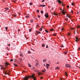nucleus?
<instances>
[{"label": "nucleus", "mask_w": 80, "mask_h": 80, "mask_svg": "<svg viewBox=\"0 0 80 80\" xmlns=\"http://www.w3.org/2000/svg\"><path fill=\"white\" fill-rule=\"evenodd\" d=\"M65 65L66 67H68V68H71V66H70V65L68 64H66Z\"/></svg>", "instance_id": "nucleus-1"}, {"label": "nucleus", "mask_w": 80, "mask_h": 80, "mask_svg": "<svg viewBox=\"0 0 80 80\" xmlns=\"http://www.w3.org/2000/svg\"><path fill=\"white\" fill-rule=\"evenodd\" d=\"M48 14L47 13H46V14L45 15V17H46V18H48Z\"/></svg>", "instance_id": "nucleus-2"}, {"label": "nucleus", "mask_w": 80, "mask_h": 80, "mask_svg": "<svg viewBox=\"0 0 80 80\" xmlns=\"http://www.w3.org/2000/svg\"><path fill=\"white\" fill-rule=\"evenodd\" d=\"M62 13L63 15H65V12L64 10H62Z\"/></svg>", "instance_id": "nucleus-3"}, {"label": "nucleus", "mask_w": 80, "mask_h": 80, "mask_svg": "<svg viewBox=\"0 0 80 80\" xmlns=\"http://www.w3.org/2000/svg\"><path fill=\"white\" fill-rule=\"evenodd\" d=\"M75 38L76 39V42H78V37H77Z\"/></svg>", "instance_id": "nucleus-4"}, {"label": "nucleus", "mask_w": 80, "mask_h": 80, "mask_svg": "<svg viewBox=\"0 0 80 80\" xmlns=\"http://www.w3.org/2000/svg\"><path fill=\"white\" fill-rule=\"evenodd\" d=\"M37 67H38V66H39V64L37 63H36V65H35Z\"/></svg>", "instance_id": "nucleus-5"}, {"label": "nucleus", "mask_w": 80, "mask_h": 80, "mask_svg": "<svg viewBox=\"0 0 80 80\" xmlns=\"http://www.w3.org/2000/svg\"><path fill=\"white\" fill-rule=\"evenodd\" d=\"M43 62H47V59H45L43 60Z\"/></svg>", "instance_id": "nucleus-6"}, {"label": "nucleus", "mask_w": 80, "mask_h": 80, "mask_svg": "<svg viewBox=\"0 0 80 80\" xmlns=\"http://www.w3.org/2000/svg\"><path fill=\"white\" fill-rule=\"evenodd\" d=\"M54 30L52 28H51L50 30V32H53V31H54Z\"/></svg>", "instance_id": "nucleus-7"}, {"label": "nucleus", "mask_w": 80, "mask_h": 80, "mask_svg": "<svg viewBox=\"0 0 80 80\" xmlns=\"http://www.w3.org/2000/svg\"><path fill=\"white\" fill-rule=\"evenodd\" d=\"M55 68L56 70H58V69H59V68H60L58 67H56V68Z\"/></svg>", "instance_id": "nucleus-8"}, {"label": "nucleus", "mask_w": 80, "mask_h": 80, "mask_svg": "<svg viewBox=\"0 0 80 80\" xmlns=\"http://www.w3.org/2000/svg\"><path fill=\"white\" fill-rule=\"evenodd\" d=\"M58 2L59 3H60V4L62 3V2H61V1H60L59 0H58Z\"/></svg>", "instance_id": "nucleus-9"}, {"label": "nucleus", "mask_w": 80, "mask_h": 80, "mask_svg": "<svg viewBox=\"0 0 80 80\" xmlns=\"http://www.w3.org/2000/svg\"><path fill=\"white\" fill-rule=\"evenodd\" d=\"M65 75L66 76H68V74L67 73V72H65Z\"/></svg>", "instance_id": "nucleus-10"}, {"label": "nucleus", "mask_w": 80, "mask_h": 80, "mask_svg": "<svg viewBox=\"0 0 80 80\" xmlns=\"http://www.w3.org/2000/svg\"><path fill=\"white\" fill-rule=\"evenodd\" d=\"M28 66L29 67H32V65H31L29 63H28Z\"/></svg>", "instance_id": "nucleus-11"}, {"label": "nucleus", "mask_w": 80, "mask_h": 80, "mask_svg": "<svg viewBox=\"0 0 80 80\" xmlns=\"http://www.w3.org/2000/svg\"><path fill=\"white\" fill-rule=\"evenodd\" d=\"M66 17H68V18H71V16L70 15H67Z\"/></svg>", "instance_id": "nucleus-12"}, {"label": "nucleus", "mask_w": 80, "mask_h": 80, "mask_svg": "<svg viewBox=\"0 0 80 80\" xmlns=\"http://www.w3.org/2000/svg\"><path fill=\"white\" fill-rule=\"evenodd\" d=\"M30 22H31V23H32V22H33V19L31 20Z\"/></svg>", "instance_id": "nucleus-13"}, {"label": "nucleus", "mask_w": 80, "mask_h": 80, "mask_svg": "<svg viewBox=\"0 0 80 80\" xmlns=\"http://www.w3.org/2000/svg\"><path fill=\"white\" fill-rule=\"evenodd\" d=\"M7 71H5V72L4 73L5 74H8H8L7 73Z\"/></svg>", "instance_id": "nucleus-14"}, {"label": "nucleus", "mask_w": 80, "mask_h": 80, "mask_svg": "<svg viewBox=\"0 0 80 80\" xmlns=\"http://www.w3.org/2000/svg\"><path fill=\"white\" fill-rule=\"evenodd\" d=\"M9 65V64H8V63H7V62H6V65H5V66H7V65Z\"/></svg>", "instance_id": "nucleus-15"}, {"label": "nucleus", "mask_w": 80, "mask_h": 80, "mask_svg": "<svg viewBox=\"0 0 80 80\" xmlns=\"http://www.w3.org/2000/svg\"><path fill=\"white\" fill-rule=\"evenodd\" d=\"M37 33H39L40 34V33H41V32H39V31H37Z\"/></svg>", "instance_id": "nucleus-16"}, {"label": "nucleus", "mask_w": 80, "mask_h": 80, "mask_svg": "<svg viewBox=\"0 0 80 80\" xmlns=\"http://www.w3.org/2000/svg\"><path fill=\"white\" fill-rule=\"evenodd\" d=\"M53 14H54V15H57V14H56V13H55V12H54V13H53Z\"/></svg>", "instance_id": "nucleus-17"}, {"label": "nucleus", "mask_w": 80, "mask_h": 80, "mask_svg": "<svg viewBox=\"0 0 80 80\" xmlns=\"http://www.w3.org/2000/svg\"><path fill=\"white\" fill-rule=\"evenodd\" d=\"M5 9H6V10H9V8H5Z\"/></svg>", "instance_id": "nucleus-18"}, {"label": "nucleus", "mask_w": 80, "mask_h": 80, "mask_svg": "<svg viewBox=\"0 0 80 80\" xmlns=\"http://www.w3.org/2000/svg\"><path fill=\"white\" fill-rule=\"evenodd\" d=\"M46 66H47L48 67H49L50 66V65L48 64H46Z\"/></svg>", "instance_id": "nucleus-19"}, {"label": "nucleus", "mask_w": 80, "mask_h": 80, "mask_svg": "<svg viewBox=\"0 0 80 80\" xmlns=\"http://www.w3.org/2000/svg\"><path fill=\"white\" fill-rule=\"evenodd\" d=\"M40 31H42V28H41L39 29Z\"/></svg>", "instance_id": "nucleus-20"}, {"label": "nucleus", "mask_w": 80, "mask_h": 80, "mask_svg": "<svg viewBox=\"0 0 80 80\" xmlns=\"http://www.w3.org/2000/svg\"><path fill=\"white\" fill-rule=\"evenodd\" d=\"M28 53H31V52L30 51H28Z\"/></svg>", "instance_id": "nucleus-21"}, {"label": "nucleus", "mask_w": 80, "mask_h": 80, "mask_svg": "<svg viewBox=\"0 0 80 80\" xmlns=\"http://www.w3.org/2000/svg\"><path fill=\"white\" fill-rule=\"evenodd\" d=\"M45 7V5H42V7Z\"/></svg>", "instance_id": "nucleus-22"}, {"label": "nucleus", "mask_w": 80, "mask_h": 80, "mask_svg": "<svg viewBox=\"0 0 80 80\" xmlns=\"http://www.w3.org/2000/svg\"><path fill=\"white\" fill-rule=\"evenodd\" d=\"M29 4L30 5H33V3L32 2L30 3Z\"/></svg>", "instance_id": "nucleus-23"}, {"label": "nucleus", "mask_w": 80, "mask_h": 80, "mask_svg": "<svg viewBox=\"0 0 80 80\" xmlns=\"http://www.w3.org/2000/svg\"><path fill=\"white\" fill-rule=\"evenodd\" d=\"M72 5L74 6V5H75V3H72Z\"/></svg>", "instance_id": "nucleus-24"}, {"label": "nucleus", "mask_w": 80, "mask_h": 80, "mask_svg": "<svg viewBox=\"0 0 80 80\" xmlns=\"http://www.w3.org/2000/svg\"><path fill=\"white\" fill-rule=\"evenodd\" d=\"M45 32H47V33H48V30H47V29L45 30Z\"/></svg>", "instance_id": "nucleus-25"}, {"label": "nucleus", "mask_w": 80, "mask_h": 80, "mask_svg": "<svg viewBox=\"0 0 80 80\" xmlns=\"http://www.w3.org/2000/svg\"><path fill=\"white\" fill-rule=\"evenodd\" d=\"M46 71V70H45V69H44L42 71L43 72H45Z\"/></svg>", "instance_id": "nucleus-26"}, {"label": "nucleus", "mask_w": 80, "mask_h": 80, "mask_svg": "<svg viewBox=\"0 0 80 80\" xmlns=\"http://www.w3.org/2000/svg\"><path fill=\"white\" fill-rule=\"evenodd\" d=\"M15 66V67H17V65L15 63L13 64Z\"/></svg>", "instance_id": "nucleus-27"}, {"label": "nucleus", "mask_w": 80, "mask_h": 80, "mask_svg": "<svg viewBox=\"0 0 80 80\" xmlns=\"http://www.w3.org/2000/svg\"><path fill=\"white\" fill-rule=\"evenodd\" d=\"M42 46L43 47H45V44H42Z\"/></svg>", "instance_id": "nucleus-28"}, {"label": "nucleus", "mask_w": 80, "mask_h": 80, "mask_svg": "<svg viewBox=\"0 0 80 80\" xmlns=\"http://www.w3.org/2000/svg\"><path fill=\"white\" fill-rule=\"evenodd\" d=\"M31 31H32V29H29V32H31Z\"/></svg>", "instance_id": "nucleus-29"}, {"label": "nucleus", "mask_w": 80, "mask_h": 80, "mask_svg": "<svg viewBox=\"0 0 80 80\" xmlns=\"http://www.w3.org/2000/svg\"><path fill=\"white\" fill-rule=\"evenodd\" d=\"M41 13H43V11H41Z\"/></svg>", "instance_id": "nucleus-30"}, {"label": "nucleus", "mask_w": 80, "mask_h": 80, "mask_svg": "<svg viewBox=\"0 0 80 80\" xmlns=\"http://www.w3.org/2000/svg\"><path fill=\"white\" fill-rule=\"evenodd\" d=\"M26 18H29V16H26Z\"/></svg>", "instance_id": "nucleus-31"}, {"label": "nucleus", "mask_w": 80, "mask_h": 80, "mask_svg": "<svg viewBox=\"0 0 80 80\" xmlns=\"http://www.w3.org/2000/svg\"><path fill=\"white\" fill-rule=\"evenodd\" d=\"M20 61H22V58H20Z\"/></svg>", "instance_id": "nucleus-32"}, {"label": "nucleus", "mask_w": 80, "mask_h": 80, "mask_svg": "<svg viewBox=\"0 0 80 80\" xmlns=\"http://www.w3.org/2000/svg\"><path fill=\"white\" fill-rule=\"evenodd\" d=\"M42 5L41 4H40V5H38V7H42Z\"/></svg>", "instance_id": "nucleus-33"}, {"label": "nucleus", "mask_w": 80, "mask_h": 80, "mask_svg": "<svg viewBox=\"0 0 80 80\" xmlns=\"http://www.w3.org/2000/svg\"><path fill=\"white\" fill-rule=\"evenodd\" d=\"M66 21H68V18L66 19Z\"/></svg>", "instance_id": "nucleus-34"}, {"label": "nucleus", "mask_w": 80, "mask_h": 80, "mask_svg": "<svg viewBox=\"0 0 80 80\" xmlns=\"http://www.w3.org/2000/svg\"><path fill=\"white\" fill-rule=\"evenodd\" d=\"M42 75V73H39V74H38V75Z\"/></svg>", "instance_id": "nucleus-35"}, {"label": "nucleus", "mask_w": 80, "mask_h": 80, "mask_svg": "<svg viewBox=\"0 0 80 80\" xmlns=\"http://www.w3.org/2000/svg\"><path fill=\"white\" fill-rule=\"evenodd\" d=\"M20 56H21V57H23V55L22 54L20 55Z\"/></svg>", "instance_id": "nucleus-36"}, {"label": "nucleus", "mask_w": 80, "mask_h": 80, "mask_svg": "<svg viewBox=\"0 0 80 80\" xmlns=\"http://www.w3.org/2000/svg\"><path fill=\"white\" fill-rule=\"evenodd\" d=\"M38 18H40V15H38Z\"/></svg>", "instance_id": "nucleus-37"}, {"label": "nucleus", "mask_w": 80, "mask_h": 80, "mask_svg": "<svg viewBox=\"0 0 80 80\" xmlns=\"http://www.w3.org/2000/svg\"><path fill=\"white\" fill-rule=\"evenodd\" d=\"M79 40H80V38H78V42Z\"/></svg>", "instance_id": "nucleus-38"}, {"label": "nucleus", "mask_w": 80, "mask_h": 80, "mask_svg": "<svg viewBox=\"0 0 80 80\" xmlns=\"http://www.w3.org/2000/svg\"><path fill=\"white\" fill-rule=\"evenodd\" d=\"M37 13H39V10H38L37 11Z\"/></svg>", "instance_id": "nucleus-39"}, {"label": "nucleus", "mask_w": 80, "mask_h": 80, "mask_svg": "<svg viewBox=\"0 0 80 80\" xmlns=\"http://www.w3.org/2000/svg\"><path fill=\"white\" fill-rule=\"evenodd\" d=\"M10 61L11 62H13V59H11Z\"/></svg>", "instance_id": "nucleus-40"}, {"label": "nucleus", "mask_w": 80, "mask_h": 80, "mask_svg": "<svg viewBox=\"0 0 80 80\" xmlns=\"http://www.w3.org/2000/svg\"><path fill=\"white\" fill-rule=\"evenodd\" d=\"M68 35H70V33H68Z\"/></svg>", "instance_id": "nucleus-41"}, {"label": "nucleus", "mask_w": 80, "mask_h": 80, "mask_svg": "<svg viewBox=\"0 0 80 80\" xmlns=\"http://www.w3.org/2000/svg\"><path fill=\"white\" fill-rule=\"evenodd\" d=\"M8 29V28H7V27L6 28V30H7V29Z\"/></svg>", "instance_id": "nucleus-42"}, {"label": "nucleus", "mask_w": 80, "mask_h": 80, "mask_svg": "<svg viewBox=\"0 0 80 80\" xmlns=\"http://www.w3.org/2000/svg\"><path fill=\"white\" fill-rule=\"evenodd\" d=\"M64 53H65V54H67V52H64Z\"/></svg>", "instance_id": "nucleus-43"}, {"label": "nucleus", "mask_w": 80, "mask_h": 80, "mask_svg": "<svg viewBox=\"0 0 80 80\" xmlns=\"http://www.w3.org/2000/svg\"><path fill=\"white\" fill-rule=\"evenodd\" d=\"M46 48H48V45L46 46Z\"/></svg>", "instance_id": "nucleus-44"}, {"label": "nucleus", "mask_w": 80, "mask_h": 80, "mask_svg": "<svg viewBox=\"0 0 80 80\" xmlns=\"http://www.w3.org/2000/svg\"><path fill=\"white\" fill-rule=\"evenodd\" d=\"M18 32H20V29H18Z\"/></svg>", "instance_id": "nucleus-45"}, {"label": "nucleus", "mask_w": 80, "mask_h": 80, "mask_svg": "<svg viewBox=\"0 0 80 80\" xmlns=\"http://www.w3.org/2000/svg\"><path fill=\"white\" fill-rule=\"evenodd\" d=\"M80 26H78V28H80Z\"/></svg>", "instance_id": "nucleus-46"}, {"label": "nucleus", "mask_w": 80, "mask_h": 80, "mask_svg": "<svg viewBox=\"0 0 80 80\" xmlns=\"http://www.w3.org/2000/svg\"><path fill=\"white\" fill-rule=\"evenodd\" d=\"M71 13H73V10H72V11H71Z\"/></svg>", "instance_id": "nucleus-47"}, {"label": "nucleus", "mask_w": 80, "mask_h": 80, "mask_svg": "<svg viewBox=\"0 0 80 80\" xmlns=\"http://www.w3.org/2000/svg\"><path fill=\"white\" fill-rule=\"evenodd\" d=\"M45 1V0H42V2H44Z\"/></svg>", "instance_id": "nucleus-48"}, {"label": "nucleus", "mask_w": 80, "mask_h": 80, "mask_svg": "<svg viewBox=\"0 0 80 80\" xmlns=\"http://www.w3.org/2000/svg\"><path fill=\"white\" fill-rule=\"evenodd\" d=\"M69 6H68H68H67V8H69Z\"/></svg>", "instance_id": "nucleus-49"}, {"label": "nucleus", "mask_w": 80, "mask_h": 80, "mask_svg": "<svg viewBox=\"0 0 80 80\" xmlns=\"http://www.w3.org/2000/svg\"><path fill=\"white\" fill-rule=\"evenodd\" d=\"M46 67L47 68H48V66H46Z\"/></svg>", "instance_id": "nucleus-50"}, {"label": "nucleus", "mask_w": 80, "mask_h": 80, "mask_svg": "<svg viewBox=\"0 0 80 80\" xmlns=\"http://www.w3.org/2000/svg\"><path fill=\"white\" fill-rule=\"evenodd\" d=\"M42 78H43V77H41V79H42Z\"/></svg>", "instance_id": "nucleus-51"}, {"label": "nucleus", "mask_w": 80, "mask_h": 80, "mask_svg": "<svg viewBox=\"0 0 80 80\" xmlns=\"http://www.w3.org/2000/svg\"><path fill=\"white\" fill-rule=\"evenodd\" d=\"M8 46H9V47H10V44H8Z\"/></svg>", "instance_id": "nucleus-52"}, {"label": "nucleus", "mask_w": 80, "mask_h": 80, "mask_svg": "<svg viewBox=\"0 0 80 80\" xmlns=\"http://www.w3.org/2000/svg\"><path fill=\"white\" fill-rule=\"evenodd\" d=\"M79 13V12H77V14H78Z\"/></svg>", "instance_id": "nucleus-53"}, {"label": "nucleus", "mask_w": 80, "mask_h": 80, "mask_svg": "<svg viewBox=\"0 0 80 80\" xmlns=\"http://www.w3.org/2000/svg\"><path fill=\"white\" fill-rule=\"evenodd\" d=\"M32 69H34V67H33V68H32Z\"/></svg>", "instance_id": "nucleus-54"}, {"label": "nucleus", "mask_w": 80, "mask_h": 80, "mask_svg": "<svg viewBox=\"0 0 80 80\" xmlns=\"http://www.w3.org/2000/svg\"><path fill=\"white\" fill-rule=\"evenodd\" d=\"M61 47H63V46L62 45V46H61Z\"/></svg>", "instance_id": "nucleus-55"}, {"label": "nucleus", "mask_w": 80, "mask_h": 80, "mask_svg": "<svg viewBox=\"0 0 80 80\" xmlns=\"http://www.w3.org/2000/svg\"><path fill=\"white\" fill-rule=\"evenodd\" d=\"M60 10H62V9L61 8V9H60Z\"/></svg>", "instance_id": "nucleus-56"}, {"label": "nucleus", "mask_w": 80, "mask_h": 80, "mask_svg": "<svg viewBox=\"0 0 80 80\" xmlns=\"http://www.w3.org/2000/svg\"><path fill=\"white\" fill-rule=\"evenodd\" d=\"M62 30H63V28H62Z\"/></svg>", "instance_id": "nucleus-57"}, {"label": "nucleus", "mask_w": 80, "mask_h": 80, "mask_svg": "<svg viewBox=\"0 0 80 80\" xmlns=\"http://www.w3.org/2000/svg\"><path fill=\"white\" fill-rule=\"evenodd\" d=\"M38 26H39V25H37L36 26V27H38Z\"/></svg>", "instance_id": "nucleus-58"}, {"label": "nucleus", "mask_w": 80, "mask_h": 80, "mask_svg": "<svg viewBox=\"0 0 80 80\" xmlns=\"http://www.w3.org/2000/svg\"><path fill=\"white\" fill-rule=\"evenodd\" d=\"M78 48V49H79V50H80V48Z\"/></svg>", "instance_id": "nucleus-59"}, {"label": "nucleus", "mask_w": 80, "mask_h": 80, "mask_svg": "<svg viewBox=\"0 0 80 80\" xmlns=\"http://www.w3.org/2000/svg\"><path fill=\"white\" fill-rule=\"evenodd\" d=\"M59 63V62H58L57 63V64H58V63Z\"/></svg>", "instance_id": "nucleus-60"}, {"label": "nucleus", "mask_w": 80, "mask_h": 80, "mask_svg": "<svg viewBox=\"0 0 80 80\" xmlns=\"http://www.w3.org/2000/svg\"><path fill=\"white\" fill-rule=\"evenodd\" d=\"M2 68H3V67H2V68H1V69H2Z\"/></svg>", "instance_id": "nucleus-61"}, {"label": "nucleus", "mask_w": 80, "mask_h": 80, "mask_svg": "<svg viewBox=\"0 0 80 80\" xmlns=\"http://www.w3.org/2000/svg\"><path fill=\"white\" fill-rule=\"evenodd\" d=\"M54 36H55L56 35V34H54Z\"/></svg>", "instance_id": "nucleus-62"}, {"label": "nucleus", "mask_w": 80, "mask_h": 80, "mask_svg": "<svg viewBox=\"0 0 80 80\" xmlns=\"http://www.w3.org/2000/svg\"><path fill=\"white\" fill-rule=\"evenodd\" d=\"M7 55H8V53H7Z\"/></svg>", "instance_id": "nucleus-63"}, {"label": "nucleus", "mask_w": 80, "mask_h": 80, "mask_svg": "<svg viewBox=\"0 0 80 80\" xmlns=\"http://www.w3.org/2000/svg\"><path fill=\"white\" fill-rule=\"evenodd\" d=\"M44 66H45V64H44Z\"/></svg>", "instance_id": "nucleus-64"}]
</instances>
